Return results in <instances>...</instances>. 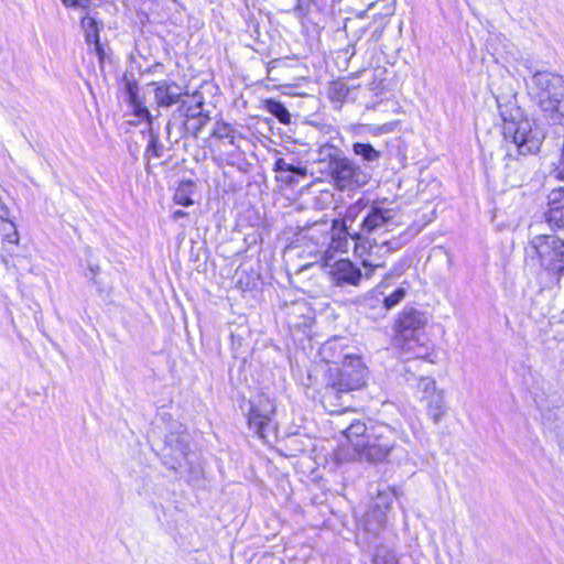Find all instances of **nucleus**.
Wrapping results in <instances>:
<instances>
[{
    "label": "nucleus",
    "mask_w": 564,
    "mask_h": 564,
    "mask_svg": "<svg viewBox=\"0 0 564 564\" xmlns=\"http://www.w3.org/2000/svg\"><path fill=\"white\" fill-rule=\"evenodd\" d=\"M82 26L85 31L86 41L96 44V48L99 50V30L95 18L86 14L82 19Z\"/></svg>",
    "instance_id": "obj_22"
},
{
    "label": "nucleus",
    "mask_w": 564,
    "mask_h": 564,
    "mask_svg": "<svg viewBox=\"0 0 564 564\" xmlns=\"http://www.w3.org/2000/svg\"><path fill=\"white\" fill-rule=\"evenodd\" d=\"M286 181L292 183L294 180L292 177H289Z\"/></svg>",
    "instance_id": "obj_41"
},
{
    "label": "nucleus",
    "mask_w": 564,
    "mask_h": 564,
    "mask_svg": "<svg viewBox=\"0 0 564 564\" xmlns=\"http://www.w3.org/2000/svg\"><path fill=\"white\" fill-rule=\"evenodd\" d=\"M426 318L422 313L415 310L404 311L397 321L394 330V344L410 339L413 334L421 333V328L425 325Z\"/></svg>",
    "instance_id": "obj_8"
},
{
    "label": "nucleus",
    "mask_w": 564,
    "mask_h": 564,
    "mask_svg": "<svg viewBox=\"0 0 564 564\" xmlns=\"http://www.w3.org/2000/svg\"><path fill=\"white\" fill-rule=\"evenodd\" d=\"M525 260L554 274H564V240L555 235H535L525 247Z\"/></svg>",
    "instance_id": "obj_2"
},
{
    "label": "nucleus",
    "mask_w": 564,
    "mask_h": 564,
    "mask_svg": "<svg viewBox=\"0 0 564 564\" xmlns=\"http://www.w3.org/2000/svg\"><path fill=\"white\" fill-rule=\"evenodd\" d=\"M274 171L275 172H292L295 175L299 176H305L306 175V169L296 166L292 163L286 162L284 159L280 158L274 163Z\"/></svg>",
    "instance_id": "obj_26"
},
{
    "label": "nucleus",
    "mask_w": 564,
    "mask_h": 564,
    "mask_svg": "<svg viewBox=\"0 0 564 564\" xmlns=\"http://www.w3.org/2000/svg\"><path fill=\"white\" fill-rule=\"evenodd\" d=\"M319 355L323 360L330 366L340 364L343 360H348L354 354L346 351L343 339L333 338L324 343L319 349Z\"/></svg>",
    "instance_id": "obj_14"
},
{
    "label": "nucleus",
    "mask_w": 564,
    "mask_h": 564,
    "mask_svg": "<svg viewBox=\"0 0 564 564\" xmlns=\"http://www.w3.org/2000/svg\"><path fill=\"white\" fill-rule=\"evenodd\" d=\"M187 214L182 210V209H177L173 213L172 217L174 220H177L178 218H182V217H185Z\"/></svg>",
    "instance_id": "obj_38"
},
{
    "label": "nucleus",
    "mask_w": 564,
    "mask_h": 564,
    "mask_svg": "<svg viewBox=\"0 0 564 564\" xmlns=\"http://www.w3.org/2000/svg\"><path fill=\"white\" fill-rule=\"evenodd\" d=\"M330 177L339 191H355L368 183L369 175L349 158L335 154L328 163Z\"/></svg>",
    "instance_id": "obj_3"
},
{
    "label": "nucleus",
    "mask_w": 564,
    "mask_h": 564,
    "mask_svg": "<svg viewBox=\"0 0 564 564\" xmlns=\"http://www.w3.org/2000/svg\"><path fill=\"white\" fill-rule=\"evenodd\" d=\"M274 413V402L264 394H259L250 404L248 414L249 429L263 440L274 435L276 431L273 420Z\"/></svg>",
    "instance_id": "obj_6"
},
{
    "label": "nucleus",
    "mask_w": 564,
    "mask_h": 564,
    "mask_svg": "<svg viewBox=\"0 0 564 564\" xmlns=\"http://www.w3.org/2000/svg\"><path fill=\"white\" fill-rule=\"evenodd\" d=\"M410 338L413 339L412 346L423 344L426 339L422 333L413 334L412 336H410Z\"/></svg>",
    "instance_id": "obj_37"
},
{
    "label": "nucleus",
    "mask_w": 564,
    "mask_h": 564,
    "mask_svg": "<svg viewBox=\"0 0 564 564\" xmlns=\"http://www.w3.org/2000/svg\"><path fill=\"white\" fill-rule=\"evenodd\" d=\"M405 296V290L403 288H398L393 291L389 296H387L383 301L384 307L390 310L393 306L398 305Z\"/></svg>",
    "instance_id": "obj_30"
},
{
    "label": "nucleus",
    "mask_w": 564,
    "mask_h": 564,
    "mask_svg": "<svg viewBox=\"0 0 564 564\" xmlns=\"http://www.w3.org/2000/svg\"><path fill=\"white\" fill-rule=\"evenodd\" d=\"M208 119V116H198V119L186 120L184 122V128L187 131H192L194 135H197L198 131L204 127Z\"/></svg>",
    "instance_id": "obj_31"
},
{
    "label": "nucleus",
    "mask_w": 564,
    "mask_h": 564,
    "mask_svg": "<svg viewBox=\"0 0 564 564\" xmlns=\"http://www.w3.org/2000/svg\"><path fill=\"white\" fill-rule=\"evenodd\" d=\"M321 402L330 414L341 415L352 409L350 392L339 389V386L334 384V382L327 381Z\"/></svg>",
    "instance_id": "obj_7"
},
{
    "label": "nucleus",
    "mask_w": 564,
    "mask_h": 564,
    "mask_svg": "<svg viewBox=\"0 0 564 564\" xmlns=\"http://www.w3.org/2000/svg\"><path fill=\"white\" fill-rule=\"evenodd\" d=\"M329 274L337 285H358L362 274L348 259H340L329 265Z\"/></svg>",
    "instance_id": "obj_11"
},
{
    "label": "nucleus",
    "mask_w": 564,
    "mask_h": 564,
    "mask_svg": "<svg viewBox=\"0 0 564 564\" xmlns=\"http://www.w3.org/2000/svg\"><path fill=\"white\" fill-rule=\"evenodd\" d=\"M265 109L274 116L281 123L288 124L291 122V115L285 106L274 99H268L264 102Z\"/></svg>",
    "instance_id": "obj_21"
},
{
    "label": "nucleus",
    "mask_w": 564,
    "mask_h": 564,
    "mask_svg": "<svg viewBox=\"0 0 564 564\" xmlns=\"http://www.w3.org/2000/svg\"><path fill=\"white\" fill-rule=\"evenodd\" d=\"M3 238L7 242L17 245L19 242V234L15 225L12 221H8L3 228Z\"/></svg>",
    "instance_id": "obj_32"
},
{
    "label": "nucleus",
    "mask_w": 564,
    "mask_h": 564,
    "mask_svg": "<svg viewBox=\"0 0 564 564\" xmlns=\"http://www.w3.org/2000/svg\"><path fill=\"white\" fill-rule=\"evenodd\" d=\"M381 250H378V249H375L373 250V256H372V259L376 260V261H381L380 257H379V253H380ZM382 251L386 252V250L383 249Z\"/></svg>",
    "instance_id": "obj_39"
},
{
    "label": "nucleus",
    "mask_w": 564,
    "mask_h": 564,
    "mask_svg": "<svg viewBox=\"0 0 564 564\" xmlns=\"http://www.w3.org/2000/svg\"><path fill=\"white\" fill-rule=\"evenodd\" d=\"M235 130L225 122H217L213 131V137L217 139H226L230 144L235 143Z\"/></svg>",
    "instance_id": "obj_25"
},
{
    "label": "nucleus",
    "mask_w": 564,
    "mask_h": 564,
    "mask_svg": "<svg viewBox=\"0 0 564 564\" xmlns=\"http://www.w3.org/2000/svg\"><path fill=\"white\" fill-rule=\"evenodd\" d=\"M387 523V513L384 510H379L375 507H371L366 513L362 525L366 532L377 535L382 531Z\"/></svg>",
    "instance_id": "obj_17"
},
{
    "label": "nucleus",
    "mask_w": 564,
    "mask_h": 564,
    "mask_svg": "<svg viewBox=\"0 0 564 564\" xmlns=\"http://www.w3.org/2000/svg\"><path fill=\"white\" fill-rule=\"evenodd\" d=\"M352 152L367 164L378 162L381 158V152L376 150L370 143L356 142L352 144Z\"/></svg>",
    "instance_id": "obj_20"
},
{
    "label": "nucleus",
    "mask_w": 564,
    "mask_h": 564,
    "mask_svg": "<svg viewBox=\"0 0 564 564\" xmlns=\"http://www.w3.org/2000/svg\"><path fill=\"white\" fill-rule=\"evenodd\" d=\"M127 96L134 115L140 118H145L148 121H151V113L145 107L143 100L139 97L138 86L135 83H127Z\"/></svg>",
    "instance_id": "obj_18"
},
{
    "label": "nucleus",
    "mask_w": 564,
    "mask_h": 564,
    "mask_svg": "<svg viewBox=\"0 0 564 564\" xmlns=\"http://www.w3.org/2000/svg\"><path fill=\"white\" fill-rule=\"evenodd\" d=\"M348 93L347 86L340 82H334L329 87V96L333 100L343 101Z\"/></svg>",
    "instance_id": "obj_27"
},
{
    "label": "nucleus",
    "mask_w": 564,
    "mask_h": 564,
    "mask_svg": "<svg viewBox=\"0 0 564 564\" xmlns=\"http://www.w3.org/2000/svg\"><path fill=\"white\" fill-rule=\"evenodd\" d=\"M311 3L312 0H296V6L293 9L295 17L299 19H304L310 11Z\"/></svg>",
    "instance_id": "obj_33"
},
{
    "label": "nucleus",
    "mask_w": 564,
    "mask_h": 564,
    "mask_svg": "<svg viewBox=\"0 0 564 564\" xmlns=\"http://www.w3.org/2000/svg\"><path fill=\"white\" fill-rule=\"evenodd\" d=\"M413 339H409L405 341H401L394 344L398 348H400L403 352L409 354L413 358H426L429 356V347L425 341L417 346H412Z\"/></svg>",
    "instance_id": "obj_23"
},
{
    "label": "nucleus",
    "mask_w": 564,
    "mask_h": 564,
    "mask_svg": "<svg viewBox=\"0 0 564 564\" xmlns=\"http://www.w3.org/2000/svg\"><path fill=\"white\" fill-rule=\"evenodd\" d=\"M547 206L546 220L558 228H564V186L551 191Z\"/></svg>",
    "instance_id": "obj_13"
},
{
    "label": "nucleus",
    "mask_w": 564,
    "mask_h": 564,
    "mask_svg": "<svg viewBox=\"0 0 564 564\" xmlns=\"http://www.w3.org/2000/svg\"><path fill=\"white\" fill-rule=\"evenodd\" d=\"M392 432L388 426L370 429L366 442L359 447L349 459H365L369 463L384 460L394 448L391 437Z\"/></svg>",
    "instance_id": "obj_5"
},
{
    "label": "nucleus",
    "mask_w": 564,
    "mask_h": 564,
    "mask_svg": "<svg viewBox=\"0 0 564 564\" xmlns=\"http://www.w3.org/2000/svg\"><path fill=\"white\" fill-rule=\"evenodd\" d=\"M394 494L391 490H380L373 500L372 507L384 510L387 513L391 509Z\"/></svg>",
    "instance_id": "obj_24"
},
{
    "label": "nucleus",
    "mask_w": 564,
    "mask_h": 564,
    "mask_svg": "<svg viewBox=\"0 0 564 564\" xmlns=\"http://www.w3.org/2000/svg\"><path fill=\"white\" fill-rule=\"evenodd\" d=\"M336 429L346 437L354 447V453L366 442L370 430L360 420L352 419L348 424L343 419L334 422Z\"/></svg>",
    "instance_id": "obj_12"
},
{
    "label": "nucleus",
    "mask_w": 564,
    "mask_h": 564,
    "mask_svg": "<svg viewBox=\"0 0 564 564\" xmlns=\"http://www.w3.org/2000/svg\"><path fill=\"white\" fill-rule=\"evenodd\" d=\"M424 400L426 401L427 414L434 423H438L445 413L443 391L434 392L433 395H425Z\"/></svg>",
    "instance_id": "obj_19"
},
{
    "label": "nucleus",
    "mask_w": 564,
    "mask_h": 564,
    "mask_svg": "<svg viewBox=\"0 0 564 564\" xmlns=\"http://www.w3.org/2000/svg\"><path fill=\"white\" fill-rule=\"evenodd\" d=\"M66 7H73L78 9L87 8L89 0H62Z\"/></svg>",
    "instance_id": "obj_35"
},
{
    "label": "nucleus",
    "mask_w": 564,
    "mask_h": 564,
    "mask_svg": "<svg viewBox=\"0 0 564 564\" xmlns=\"http://www.w3.org/2000/svg\"><path fill=\"white\" fill-rule=\"evenodd\" d=\"M351 236L343 221L334 220L330 229L329 248L335 251L346 252Z\"/></svg>",
    "instance_id": "obj_16"
},
{
    "label": "nucleus",
    "mask_w": 564,
    "mask_h": 564,
    "mask_svg": "<svg viewBox=\"0 0 564 564\" xmlns=\"http://www.w3.org/2000/svg\"><path fill=\"white\" fill-rule=\"evenodd\" d=\"M182 88L175 83L160 82L155 84L154 99L159 107H171L181 101Z\"/></svg>",
    "instance_id": "obj_15"
},
{
    "label": "nucleus",
    "mask_w": 564,
    "mask_h": 564,
    "mask_svg": "<svg viewBox=\"0 0 564 564\" xmlns=\"http://www.w3.org/2000/svg\"><path fill=\"white\" fill-rule=\"evenodd\" d=\"M174 202L182 206H189L193 204V199L187 195L184 186L177 188L174 195Z\"/></svg>",
    "instance_id": "obj_34"
},
{
    "label": "nucleus",
    "mask_w": 564,
    "mask_h": 564,
    "mask_svg": "<svg viewBox=\"0 0 564 564\" xmlns=\"http://www.w3.org/2000/svg\"><path fill=\"white\" fill-rule=\"evenodd\" d=\"M351 239L355 241V253L362 259V265L365 268H370V271H372L373 269L382 268L384 265L383 261H376L372 259V256L375 249H384L386 252H389V241H383L381 245H372L368 239L362 237V232L355 234L351 236Z\"/></svg>",
    "instance_id": "obj_10"
},
{
    "label": "nucleus",
    "mask_w": 564,
    "mask_h": 564,
    "mask_svg": "<svg viewBox=\"0 0 564 564\" xmlns=\"http://www.w3.org/2000/svg\"><path fill=\"white\" fill-rule=\"evenodd\" d=\"M500 113L503 119V137L509 144L506 178L511 186H519L525 180L528 171L513 155L538 153L545 135L534 121L522 117L519 108L508 111L500 107Z\"/></svg>",
    "instance_id": "obj_1"
},
{
    "label": "nucleus",
    "mask_w": 564,
    "mask_h": 564,
    "mask_svg": "<svg viewBox=\"0 0 564 564\" xmlns=\"http://www.w3.org/2000/svg\"><path fill=\"white\" fill-rule=\"evenodd\" d=\"M417 390L423 393V398L425 395H433L434 392H441L436 388V382L432 378L425 377L421 378L417 382Z\"/></svg>",
    "instance_id": "obj_28"
},
{
    "label": "nucleus",
    "mask_w": 564,
    "mask_h": 564,
    "mask_svg": "<svg viewBox=\"0 0 564 564\" xmlns=\"http://www.w3.org/2000/svg\"><path fill=\"white\" fill-rule=\"evenodd\" d=\"M158 142H159L158 138L154 135H151V140L148 145L147 152H152L153 155L159 156Z\"/></svg>",
    "instance_id": "obj_36"
},
{
    "label": "nucleus",
    "mask_w": 564,
    "mask_h": 564,
    "mask_svg": "<svg viewBox=\"0 0 564 564\" xmlns=\"http://www.w3.org/2000/svg\"><path fill=\"white\" fill-rule=\"evenodd\" d=\"M367 368L360 357L352 356L340 364L329 366L327 381L349 392L361 389L366 383Z\"/></svg>",
    "instance_id": "obj_4"
},
{
    "label": "nucleus",
    "mask_w": 564,
    "mask_h": 564,
    "mask_svg": "<svg viewBox=\"0 0 564 564\" xmlns=\"http://www.w3.org/2000/svg\"><path fill=\"white\" fill-rule=\"evenodd\" d=\"M394 209L371 206L361 223V232L373 234L394 224Z\"/></svg>",
    "instance_id": "obj_9"
},
{
    "label": "nucleus",
    "mask_w": 564,
    "mask_h": 564,
    "mask_svg": "<svg viewBox=\"0 0 564 564\" xmlns=\"http://www.w3.org/2000/svg\"><path fill=\"white\" fill-rule=\"evenodd\" d=\"M89 271L95 276L98 273V271H99V267L98 265H90L89 267Z\"/></svg>",
    "instance_id": "obj_40"
},
{
    "label": "nucleus",
    "mask_w": 564,
    "mask_h": 564,
    "mask_svg": "<svg viewBox=\"0 0 564 564\" xmlns=\"http://www.w3.org/2000/svg\"><path fill=\"white\" fill-rule=\"evenodd\" d=\"M202 107V101H197L195 106H186V104L183 101L180 107V111H182L186 116V120H194L198 119V116H203Z\"/></svg>",
    "instance_id": "obj_29"
}]
</instances>
